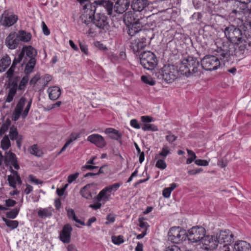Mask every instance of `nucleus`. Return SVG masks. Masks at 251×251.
Listing matches in <instances>:
<instances>
[{
    "label": "nucleus",
    "instance_id": "52",
    "mask_svg": "<svg viewBox=\"0 0 251 251\" xmlns=\"http://www.w3.org/2000/svg\"><path fill=\"white\" fill-rule=\"evenodd\" d=\"M7 180L8 181V182L9 183V185L13 187L14 189H16V178L15 176L13 175L12 176H8Z\"/></svg>",
    "mask_w": 251,
    "mask_h": 251
},
{
    "label": "nucleus",
    "instance_id": "48",
    "mask_svg": "<svg viewBox=\"0 0 251 251\" xmlns=\"http://www.w3.org/2000/svg\"><path fill=\"white\" fill-rule=\"evenodd\" d=\"M167 135L166 136L165 138L169 143H172L177 139V137L173 134L171 131H167Z\"/></svg>",
    "mask_w": 251,
    "mask_h": 251
},
{
    "label": "nucleus",
    "instance_id": "2",
    "mask_svg": "<svg viewBox=\"0 0 251 251\" xmlns=\"http://www.w3.org/2000/svg\"><path fill=\"white\" fill-rule=\"evenodd\" d=\"M199 67L200 63L198 59L192 56H188L182 61L180 70L187 77L191 75L199 76L201 74Z\"/></svg>",
    "mask_w": 251,
    "mask_h": 251
},
{
    "label": "nucleus",
    "instance_id": "11",
    "mask_svg": "<svg viewBox=\"0 0 251 251\" xmlns=\"http://www.w3.org/2000/svg\"><path fill=\"white\" fill-rule=\"evenodd\" d=\"M83 7V13L80 16L81 22L88 25L90 22V12L89 10L95 8L93 7V2L91 3L90 0H77Z\"/></svg>",
    "mask_w": 251,
    "mask_h": 251
},
{
    "label": "nucleus",
    "instance_id": "12",
    "mask_svg": "<svg viewBox=\"0 0 251 251\" xmlns=\"http://www.w3.org/2000/svg\"><path fill=\"white\" fill-rule=\"evenodd\" d=\"M202 248L205 250H213L215 249L218 245V242L216 235L204 236L201 240Z\"/></svg>",
    "mask_w": 251,
    "mask_h": 251
},
{
    "label": "nucleus",
    "instance_id": "34",
    "mask_svg": "<svg viewBox=\"0 0 251 251\" xmlns=\"http://www.w3.org/2000/svg\"><path fill=\"white\" fill-rule=\"evenodd\" d=\"M170 153V150L168 147L167 146H164L161 151L159 152L158 154H156L155 156V159L159 158V157L162 158L161 159L166 158V156Z\"/></svg>",
    "mask_w": 251,
    "mask_h": 251
},
{
    "label": "nucleus",
    "instance_id": "21",
    "mask_svg": "<svg viewBox=\"0 0 251 251\" xmlns=\"http://www.w3.org/2000/svg\"><path fill=\"white\" fill-rule=\"evenodd\" d=\"M4 161L6 165H12L16 170L20 168L19 165L17 163V159L15 153L9 151L5 156Z\"/></svg>",
    "mask_w": 251,
    "mask_h": 251
},
{
    "label": "nucleus",
    "instance_id": "29",
    "mask_svg": "<svg viewBox=\"0 0 251 251\" xmlns=\"http://www.w3.org/2000/svg\"><path fill=\"white\" fill-rule=\"evenodd\" d=\"M11 64V59L8 56L3 57L0 60V72H4Z\"/></svg>",
    "mask_w": 251,
    "mask_h": 251
},
{
    "label": "nucleus",
    "instance_id": "13",
    "mask_svg": "<svg viewBox=\"0 0 251 251\" xmlns=\"http://www.w3.org/2000/svg\"><path fill=\"white\" fill-rule=\"evenodd\" d=\"M143 24L139 20L136 23L126 26V30L127 33L132 38L138 35L145 34V32L142 30Z\"/></svg>",
    "mask_w": 251,
    "mask_h": 251
},
{
    "label": "nucleus",
    "instance_id": "36",
    "mask_svg": "<svg viewBox=\"0 0 251 251\" xmlns=\"http://www.w3.org/2000/svg\"><path fill=\"white\" fill-rule=\"evenodd\" d=\"M19 63H20V61L19 60H18L17 58L15 57L13 61L11 66L6 72V74L7 75V77L9 78V79L11 78L13 75V73L14 72L15 68L16 65Z\"/></svg>",
    "mask_w": 251,
    "mask_h": 251
},
{
    "label": "nucleus",
    "instance_id": "37",
    "mask_svg": "<svg viewBox=\"0 0 251 251\" xmlns=\"http://www.w3.org/2000/svg\"><path fill=\"white\" fill-rule=\"evenodd\" d=\"M10 141L8 135H5L3 139L1 141L0 146L1 148L3 150H7L10 147Z\"/></svg>",
    "mask_w": 251,
    "mask_h": 251
},
{
    "label": "nucleus",
    "instance_id": "40",
    "mask_svg": "<svg viewBox=\"0 0 251 251\" xmlns=\"http://www.w3.org/2000/svg\"><path fill=\"white\" fill-rule=\"evenodd\" d=\"M29 80V76L28 75H25L21 80L19 85H18L19 90H24Z\"/></svg>",
    "mask_w": 251,
    "mask_h": 251
},
{
    "label": "nucleus",
    "instance_id": "9",
    "mask_svg": "<svg viewBox=\"0 0 251 251\" xmlns=\"http://www.w3.org/2000/svg\"><path fill=\"white\" fill-rule=\"evenodd\" d=\"M218 242L219 244H225L223 246L224 251H229L230 249L228 245L233 241V234L228 229L221 230L219 233L216 235Z\"/></svg>",
    "mask_w": 251,
    "mask_h": 251
},
{
    "label": "nucleus",
    "instance_id": "43",
    "mask_svg": "<svg viewBox=\"0 0 251 251\" xmlns=\"http://www.w3.org/2000/svg\"><path fill=\"white\" fill-rule=\"evenodd\" d=\"M20 208L16 207L6 213V217L10 219H14L19 213Z\"/></svg>",
    "mask_w": 251,
    "mask_h": 251
},
{
    "label": "nucleus",
    "instance_id": "54",
    "mask_svg": "<svg viewBox=\"0 0 251 251\" xmlns=\"http://www.w3.org/2000/svg\"><path fill=\"white\" fill-rule=\"evenodd\" d=\"M79 173L76 172L75 174H71L68 176L67 181L69 183H71L74 181L78 176Z\"/></svg>",
    "mask_w": 251,
    "mask_h": 251
},
{
    "label": "nucleus",
    "instance_id": "17",
    "mask_svg": "<svg viewBox=\"0 0 251 251\" xmlns=\"http://www.w3.org/2000/svg\"><path fill=\"white\" fill-rule=\"evenodd\" d=\"M87 140L100 148H103L106 146V142L104 138L99 134H93L89 135L87 138Z\"/></svg>",
    "mask_w": 251,
    "mask_h": 251
},
{
    "label": "nucleus",
    "instance_id": "53",
    "mask_svg": "<svg viewBox=\"0 0 251 251\" xmlns=\"http://www.w3.org/2000/svg\"><path fill=\"white\" fill-rule=\"evenodd\" d=\"M79 136V133H72L71 134V135L69 136L68 139L66 143L70 145L71 143H72L73 141L76 140Z\"/></svg>",
    "mask_w": 251,
    "mask_h": 251
},
{
    "label": "nucleus",
    "instance_id": "4",
    "mask_svg": "<svg viewBox=\"0 0 251 251\" xmlns=\"http://www.w3.org/2000/svg\"><path fill=\"white\" fill-rule=\"evenodd\" d=\"M217 52L215 55H207L205 56L201 60V65L202 68L206 71H212L217 70L221 65L220 60L224 62H228L230 58L227 60H225L221 59L217 52V49L215 50Z\"/></svg>",
    "mask_w": 251,
    "mask_h": 251
},
{
    "label": "nucleus",
    "instance_id": "5",
    "mask_svg": "<svg viewBox=\"0 0 251 251\" xmlns=\"http://www.w3.org/2000/svg\"><path fill=\"white\" fill-rule=\"evenodd\" d=\"M94 9L89 10L90 12V22L92 20L96 10L105 11L109 15H112L113 12V3L109 0H94L93 1Z\"/></svg>",
    "mask_w": 251,
    "mask_h": 251
},
{
    "label": "nucleus",
    "instance_id": "45",
    "mask_svg": "<svg viewBox=\"0 0 251 251\" xmlns=\"http://www.w3.org/2000/svg\"><path fill=\"white\" fill-rule=\"evenodd\" d=\"M141 79L145 83L153 86L155 84V81L150 76L143 75Z\"/></svg>",
    "mask_w": 251,
    "mask_h": 251
},
{
    "label": "nucleus",
    "instance_id": "14",
    "mask_svg": "<svg viewBox=\"0 0 251 251\" xmlns=\"http://www.w3.org/2000/svg\"><path fill=\"white\" fill-rule=\"evenodd\" d=\"M93 24L103 30L108 29L109 28V22L107 17L104 14H99L92 17V20L88 23L90 24L92 21Z\"/></svg>",
    "mask_w": 251,
    "mask_h": 251
},
{
    "label": "nucleus",
    "instance_id": "38",
    "mask_svg": "<svg viewBox=\"0 0 251 251\" xmlns=\"http://www.w3.org/2000/svg\"><path fill=\"white\" fill-rule=\"evenodd\" d=\"M11 125V121L7 119L2 124L0 128V137H1L8 129Z\"/></svg>",
    "mask_w": 251,
    "mask_h": 251
},
{
    "label": "nucleus",
    "instance_id": "62",
    "mask_svg": "<svg viewBox=\"0 0 251 251\" xmlns=\"http://www.w3.org/2000/svg\"><path fill=\"white\" fill-rule=\"evenodd\" d=\"M79 46L81 50L85 54H88V48L87 46L84 43L79 42Z\"/></svg>",
    "mask_w": 251,
    "mask_h": 251
},
{
    "label": "nucleus",
    "instance_id": "33",
    "mask_svg": "<svg viewBox=\"0 0 251 251\" xmlns=\"http://www.w3.org/2000/svg\"><path fill=\"white\" fill-rule=\"evenodd\" d=\"M110 197V193H108V191L105 188L100 192L97 197V199L99 201H107L109 200Z\"/></svg>",
    "mask_w": 251,
    "mask_h": 251
},
{
    "label": "nucleus",
    "instance_id": "47",
    "mask_svg": "<svg viewBox=\"0 0 251 251\" xmlns=\"http://www.w3.org/2000/svg\"><path fill=\"white\" fill-rule=\"evenodd\" d=\"M112 241L115 244L119 245L124 243V240L123 239V236L122 235H119L117 236H112Z\"/></svg>",
    "mask_w": 251,
    "mask_h": 251
},
{
    "label": "nucleus",
    "instance_id": "23",
    "mask_svg": "<svg viewBox=\"0 0 251 251\" xmlns=\"http://www.w3.org/2000/svg\"><path fill=\"white\" fill-rule=\"evenodd\" d=\"M233 251H251V246L245 241H237L234 244Z\"/></svg>",
    "mask_w": 251,
    "mask_h": 251
},
{
    "label": "nucleus",
    "instance_id": "64",
    "mask_svg": "<svg viewBox=\"0 0 251 251\" xmlns=\"http://www.w3.org/2000/svg\"><path fill=\"white\" fill-rule=\"evenodd\" d=\"M141 121L145 123H150L153 121V118L148 116H143L141 118Z\"/></svg>",
    "mask_w": 251,
    "mask_h": 251
},
{
    "label": "nucleus",
    "instance_id": "44",
    "mask_svg": "<svg viewBox=\"0 0 251 251\" xmlns=\"http://www.w3.org/2000/svg\"><path fill=\"white\" fill-rule=\"evenodd\" d=\"M3 220L7 226L12 229L16 228L18 226V222L17 221H12L5 218H3Z\"/></svg>",
    "mask_w": 251,
    "mask_h": 251
},
{
    "label": "nucleus",
    "instance_id": "27",
    "mask_svg": "<svg viewBox=\"0 0 251 251\" xmlns=\"http://www.w3.org/2000/svg\"><path fill=\"white\" fill-rule=\"evenodd\" d=\"M48 92L50 99L53 100H57L61 95V90L57 86L49 88Z\"/></svg>",
    "mask_w": 251,
    "mask_h": 251
},
{
    "label": "nucleus",
    "instance_id": "6",
    "mask_svg": "<svg viewBox=\"0 0 251 251\" xmlns=\"http://www.w3.org/2000/svg\"><path fill=\"white\" fill-rule=\"evenodd\" d=\"M141 65L146 69L152 70L157 64L155 54L150 51H144L139 54Z\"/></svg>",
    "mask_w": 251,
    "mask_h": 251
},
{
    "label": "nucleus",
    "instance_id": "7",
    "mask_svg": "<svg viewBox=\"0 0 251 251\" xmlns=\"http://www.w3.org/2000/svg\"><path fill=\"white\" fill-rule=\"evenodd\" d=\"M168 236V240L174 244H180L187 239L186 231L179 226L171 227Z\"/></svg>",
    "mask_w": 251,
    "mask_h": 251
},
{
    "label": "nucleus",
    "instance_id": "60",
    "mask_svg": "<svg viewBox=\"0 0 251 251\" xmlns=\"http://www.w3.org/2000/svg\"><path fill=\"white\" fill-rule=\"evenodd\" d=\"M16 203L17 202L12 199H9L5 201V205L6 207L14 206Z\"/></svg>",
    "mask_w": 251,
    "mask_h": 251
},
{
    "label": "nucleus",
    "instance_id": "42",
    "mask_svg": "<svg viewBox=\"0 0 251 251\" xmlns=\"http://www.w3.org/2000/svg\"><path fill=\"white\" fill-rule=\"evenodd\" d=\"M38 216L41 218H46L51 215V212L46 208L40 209L38 212Z\"/></svg>",
    "mask_w": 251,
    "mask_h": 251
},
{
    "label": "nucleus",
    "instance_id": "1",
    "mask_svg": "<svg viewBox=\"0 0 251 251\" xmlns=\"http://www.w3.org/2000/svg\"><path fill=\"white\" fill-rule=\"evenodd\" d=\"M251 23L244 25L245 29L243 32L241 29L234 25H229L226 27L224 32L228 41L223 42L217 47V52L221 59L227 60L231 56L240 57L251 46V33H249L248 26Z\"/></svg>",
    "mask_w": 251,
    "mask_h": 251
},
{
    "label": "nucleus",
    "instance_id": "51",
    "mask_svg": "<svg viewBox=\"0 0 251 251\" xmlns=\"http://www.w3.org/2000/svg\"><path fill=\"white\" fill-rule=\"evenodd\" d=\"M29 152L31 154L37 156H40V151L37 148L36 145H34L30 147Z\"/></svg>",
    "mask_w": 251,
    "mask_h": 251
},
{
    "label": "nucleus",
    "instance_id": "22",
    "mask_svg": "<svg viewBox=\"0 0 251 251\" xmlns=\"http://www.w3.org/2000/svg\"><path fill=\"white\" fill-rule=\"evenodd\" d=\"M140 19H141V17L140 18H137L135 11H128L126 12L124 15V22L126 26L136 23V21L138 20L140 21Z\"/></svg>",
    "mask_w": 251,
    "mask_h": 251
},
{
    "label": "nucleus",
    "instance_id": "24",
    "mask_svg": "<svg viewBox=\"0 0 251 251\" xmlns=\"http://www.w3.org/2000/svg\"><path fill=\"white\" fill-rule=\"evenodd\" d=\"M148 4V0H133L131 6L134 11L141 12Z\"/></svg>",
    "mask_w": 251,
    "mask_h": 251
},
{
    "label": "nucleus",
    "instance_id": "50",
    "mask_svg": "<svg viewBox=\"0 0 251 251\" xmlns=\"http://www.w3.org/2000/svg\"><path fill=\"white\" fill-rule=\"evenodd\" d=\"M155 166L158 168L164 170L166 168L167 164L164 159H159L155 164Z\"/></svg>",
    "mask_w": 251,
    "mask_h": 251
},
{
    "label": "nucleus",
    "instance_id": "63",
    "mask_svg": "<svg viewBox=\"0 0 251 251\" xmlns=\"http://www.w3.org/2000/svg\"><path fill=\"white\" fill-rule=\"evenodd\" d=\"M42 26L44 34L46 35H49L50 34V31L44 22H42Z\"/></svg>",
    "mask_w": 251,
    "mask_h": 251
},
{
    "label": "nucleus",
    "instance_id": "41",
    "mask_svg": "<svg viewBox=\"0 0 251 251\" xmlns=\"http://www.w3.org/2000/svg\"><path fill=\"white\" fill-rule=\"evenodd\" d=\"M142 129L144 131H156L158 130V127L156 126H155L154 124H148V123L144 124L142 126Z\"/></svg>",
    "mask_w": 251,
    "mask_h": 251
},
{
    "label": "nucleus",
    "instance_id": "15",
    "mask_svg": "<svg viewBox=\"0 0 251 251\" xmlns=\"http://www.w3.org/2000/svg\"><path fill=\"white\" fill-rule=\"evenodd\" d=\"M146 38L143 36L141 39L138 38L134 39L131 38L129 47L134 53H139L140 51L146 46Z\"/></svg>",
    "mask_w": 251,
    "mask_h": 251
},
{
    "label": "nucleus",
    "instance_id": "55",
    "mask_svg": "<svg viewBox=\"0 0 251 251\" xmlns=\"http://www.w3.org/2000/svg\"><path fill=\"white\" fill-rule=\"evenodd\" d=\"M164 251H182L180 247L176 245H171L166 248Z\"/></svg>",
    "mask_w": 251,
    "mask_h": 251
},
{
    "label": "nucleus",
    "instance_id": "56",
    "mask_svg": "<svg viewBox=\"0 0 251 251\" xmlns=\"http://www.w3.org/2000/svg\"><path fill=\"white\" fill-rule=\"evenodd\" d=\"M138 221L139 223V226L145 229L144 231H147L148 227L149 226L148 223L147 222H144L143 218H139Z\"/></svg>",
    "mask_w": 251,
    "mask_h": 251
},
{
    "label": "nucleus",
    "instance_id": "30",
    "mask_svg": "<svg viewBox=\"0 0 251 251\" xmlns=\"http://www.w3.org/2000/svg\"><path fill=\"white\" fill-rule=\"evenodd\" d=\"M19 39V41L24 42H27L29 41L31 38L30 33L26 32L24 30H20L17 33Z\"/></svg>",
    "mask_w": 251,
    "mask_h": 251
},
{
    "label": "nucleus",
    "instance_id": "49",
    "mask_svg": "<svg viewBox=\"0 0 251 251\" xmlns=\"http://www.w3.org/2000/svg\"><path fill=\"white\" fill-rule=\"evenodd\" d=\"M9 80V82L8 84V86L18 88V83L20 80V77L16 76L14 77L13 79L10 78Z\"/></svg>",
    "mask_w": 251,
    "mask_h": 251
},
{
    "label": "nucleus",
    "instance_id": "10",
    "mask_svg": "<svg viewBox=\"0 0 251 251\" xmlns=\"http://www.w3.org/2000/svg\"><path fill=\"white\" fill-rule=\"evenodd\" d=\"M37 51L31 46H24L20 53L16 56L20 62L23 61V63H25L30 59L35 58L37 55Z\"/></svg>",
    "mask_w": 251,
    "mask_h": 251
},
{
    "label": "nucleus",
    "instance_id": "8",
    "mask_svg": "<svg viewBox=\"0 0 251 251\" xmlns=\"http://www.w3.org/2000/svg\"><path fill=\"white\" fill-rule=\"evenodd\" d=\"M206 234L205 229L202 226H195L188 231L187 238L193 243H196L201 240Z\"/></svg>",
    "mask_w": 251,
    "mask_h": 251
},
{
    "label": "nucleus",
    "instance_id": "59",
    "mask_svg": "<svg viewBox=\"0 0 251 251\" xmlns=\"http://www.w3.org/2000/svg\"><path fill=\"white\" fill-rule=\"evenodd\" d=\"M195 163L199 166H206L208 165V162L206 160L197 159L195 160Z\"/></svg>",
    "mask_w": 251,
    "mask_h": 251
},
{
    "label": "nucleus",
    "instance_id": "57",
    "mask_svg": "<svg viewBox=\"0 0 251 251\" xmlns=\"http://www.w3.org/2000/svg\"><path fill=\"white\" fill-rule=\"evenodd\" d=\"M29 180L32 183H34L36 184H42L43 182L38 179H37L34 176L32 175H30L28 176Z\"/></svg>",
    "mask_w": 251,
    "mask_h": 251
},
{
    "label": "nucleus",
    "instance_id": "61",
    "mask_svg": "<svg viewBox=\"0 0 251 251\" xmlns=\"http://www.w3.org/2000/svg\"><path fill=\"white\" fill-rule=\"evenodd\" d=\"M107 221L105 222V224L106 225H108L110 223H113L115 220V217L114 215L111 214H109L107 215L106 217Z\"/></svg>",
    "mask_w": 251,
    "mask_h": 251
},
{
    "label": "nucleus",
    "instance_id": "25",
    "mask_svg": "<svg viewBox=\"0 0 251 251\" xmlns=\"http://www.w3.org/2000/svg\"><path fill=\"white\" fill-rule=\"evenodd\" d=\"M31 103H32V100L30 99L29 100V101L28 102L27 104H26L23 113H21L19 112H18L14 110L13 114V116H12V120H13L14 121H17L19 119V118L21 116H22V117L23 119L25 118L28 115V112H29V109L31 107Z\"/></svg>",
    "mask_w": 251,
    "mask_h": 251
},
{
    "label": "nucleus",
    "instance_id": "20",
    "mask_svg": "<svg viewBox=\"0 0 251 251\" xmlns=\"http://www.w3.org/2000/svg\"><path fill=\"white\" fill-rule=\"evenodd\" d=\"M18 17L16 15L6 13V12L2 14L0 23L1 25L6 26H10L14 25L17 21Z\"/></svg>",
    "mask_w": 251,
    "mask_h": 251
},
{
    "label": "nucleus",
    "instance_id": "32",
    "mask_svg": "<svg viewBox=\"0 0 251 251\" xmlns=\"http://www.w3.org/2000/svg\"><path fill=\"white\" fill-rule=\"evenodd\" d=\"M91 187L90 184H87L84 186L80 190V193L81 196L88 200L92 199V195L89 188Z\"/></svg>",
    "mask_w": 251,
    "mask_h": 251
},
{
    "label": "nucleus",
    "instance_id": "39",
    "mask_svg": "<svg viewBox=\"0 0 251 251\" xmlns=\"http://www.w3.org/2000/svg\"><path fill=\"white\" fill-rule=\"evenodd\" d=\"M240 5H238V6H240V9H242V12L245 13L249 10L248 8L247 4L250 2L251 0H236Z\"/></svg>",
    "mask_w": 251,
    "mask_h": 251
},
{
    "label": "nucleus",
    "instance_id": "16",
    "mask_svg": "<svg viewBox=\"0 0 251 251\" xmlns=\"http://www.w3.org/2000/svg\"><path fill=\"white\" fill-rule=\"evenodd\" d=\"M72 230V227L70 224H67L65 225L63 227L62 230L60 232V240L64 243H70Z\"/></svg>",
    "mask_w": 251,
    "mask_h": 251
},
{
    "label": "nucleus",
    "instance_id": "19",
    "mask_svg": "<svg viewBox=\"0 0 251 251\" xmlns=\"http://www.w3.org/2000/svg\"><path fill=\"white\" fill-rule=\"evenodd\" d=\"M19 42L18 35L15 32L10 33L5 40L6 45L10 50L16 49L19 44Z\"/></svg>",
    "mask_w": 251,
    "mask_h": 251
},
{
    "label": "nucleus",
    "instance_id": "31",
    "mask_svg": "<svg viewBox=\"0 0 251 251\" xmlns=\"http://www.w3.org/2000/svg\"><path fill=\"white\" fill-rule=\"evenodd\" d=\"M28 101L29 100L27 101L26 98L22 97L18 102L14 110L21 113H23L24 111V108L25 104H27Z\"/></svg>",
    "mask_w": 251,
    "mask_h": 251
},
{
    "label": "nucleus",
    "instance_id": "58",
    "mask_svg": "<svg viewBox=\"0 0 251 251\" xmlns=\"http://www.w3.org/2000/svg\"><path fill=\"white\" fill-rule=\"evenodd\" d=\"M202 169L197 168L196 169L190 170L188 171V174L190 176H194L196 174H199L202 171Z\"/></svg>",
    "mask_w": 251,
    "mask_h": 251
},
{
    "label": "nucleus",
    "instance_id": "28",
    "mask_svg": "<svg viewBox=\"0 0 251 251\" xmlns=\"http://www.w3.org/2000/svg\"><path fill=\"white\" fill-rule=\"evenodd\" d=\"M24 63H22V65H23ZM26 64L25 68V75H28L30 73H31L35 65L36 64V59L35 58H32L30 59L26 62L25 63Z\"/></svg>",
    "mask_w": 251,
    "mask_h": 251
},
{
    "label": "nucleus",
    "instance_id": "3",
    "mask_svg": "<svg viewBox=\"0 0 251 251\" xmlns=\"http://www.w3.org/2000/svg\"><path fill=\"white\" fill-rule=\"evenodd\" d=\"M178 75L177 69L174 65H171L164 66L158 72L155 74V76L158 79L164 80L169 83L175 80Z\"/></svg>",
    "mask_w": 251,
    "mask_h": 251
},
{
    "label": "nucleus",
    "instance_id": "26",
    "mask_svg": "<svg viewBox=\"0 0 251 251\" xmlns=\"http://www.w3.org/2000/svg\"><path fill=\"white\" fill-rule=\"evenodd\" d=\"M104 133L106 134H109L110 138L111 139L117 140L121 143V139L122 134L117 130L113 128H107L105 129Z\"/></svg>",
    "mask_w": 251,
    "mask_h": 251
},
{
    "label": "nucleus",
    "instance_id": "46",
    "mask_svg": "<svg viewBox=\"0 0 251 251\" xmlns=\"http://www.w3.org/2000/svg\"><path fill=\"white\" fill-rule=\"evenodd\" d=\"M122 184V183H116L106 187L105 188L108 191V193H110L112 191H117Z\"/></svg>",
    "mask_w": 251,
    "mask_h": 251
},
{
    "label": "nucleus",
    "instance_id": "35",
    "mask_svg": "<svg viewBox=\"0 0 251 251\" xmlns=\"http://www.w3.org/2000/svg\"><path fill=\"white\" fill-rule=\"evenodd\" d=\"M9 136L11 140H15L21 136L19 135L17 127L12 126L10 127Z\"/></svg>",
    "mask_w": 251,
    "mask_h": 251
},
{
    "label": "nucleus",
    "instance_id": "18",
    "mask_svg": "<svg viewBox=\"0 0 251 251\" xmlns=\"http://www.w3.org/2000/svg\"><path fill=\"white\" fill-rule=\"evenodd\" d=\"M130 5V0H117L113 5V11L118 14L125 12Z\"/></svg>",
    "mask_w": 251,
    "mask_h": 251
}]
</instances>
